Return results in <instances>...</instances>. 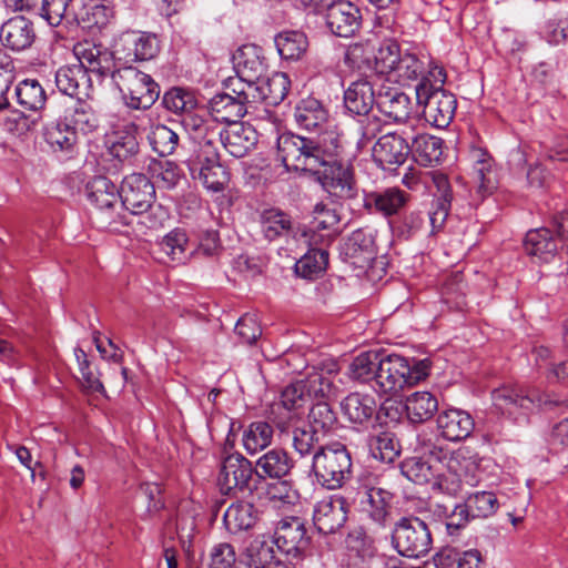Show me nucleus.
I'll list each match as a JSON object with an SVG mask.
<instances>
[{
	"mask_svg": "<svg viewBox=\"0 0 568 568\" xmlns=\"http://www.w3.org/2000/svg\"><path fill=\"white\" fill-rule=\"evenodd\" d=\"M43 138L53 152H73L78 134L68 122H54L44 128Z\"/></svg>",
	"mask_w": 568,
	"mask_h": 568,
	"instance_id": "nucleus-45",
	"label": "nucleus"
},
{
	"mask_svg": "<svg viewBox=\"0 0 568 568\" xmlns=\"http://www.w3.org/2000/svg\"><path fill=\"white\" fill-rule=\"evenodd\" d=\"M88 200L102 214H105V223L111 226L116 223L113 215V209L119 205L120 190L106 176H93L85 185Z\"/></svg>",
	"mask_w": 568,
	"mask_h": 568,
	"instance_id": "nucleus-21",
	"label": "nucleus"
},
{
	"mask_svg": "<svg viewBox=\"0 0 568 568\" xmlns=\"http://www.w3.org/2000/svg\"><path fill=\"white\" fill-rule=\"evenodd\" d=\"M293 447L301 456L315 454L318 447L317 430L308 425L294 427L292 430Z\"/></svg>",
	"mask_w": 568,
	"mask_h": 568,
	"instance_id": "nucleus-63",
	"label": "nucleus"
},
{
	"mask_svg": "<svg viewBox=\"0 0 568 568\" xmlns=\"http://www.w3.org/2000/svg\"><path fill=\"white\" fill-rule=\"evenodd\" d=\"M273 542L286 557L301 559L311 545L305 520L297 516L281 518L274 527Z\"/></svg>",
	"mask_w": 568,
	"mask_h": 568,
	"instance_id": "nucleus-13",
	"label": "nucleus"
},
{
	"mask_svg": "<svg viewBox=\"0 0 568 568\" xmlns=\"http://www.w3.org/2000/svg\"><path fill=\"white\" fill-rule=\"evenodd\" d=\"M258 521V510L246 501L233 503L226 509L223 523L227 531L237 534L252 529Z\"/></svg>",
	"mask_w": 568,
	"mask_h": 568,
	"instance_id": "nucleus-38",
	"label": "nucleus"
},
{
	"mask_svg": "<svg viewBox=\"0 0 568 568\" xmlns=\"http://www.w3.org/2000/svg\"><path fill=\"white\" fill-rule=\"evenodd\" d=\"M312 471L322 487L339 489L352 478L351 453L341 443L318 447L313 456Z\"/></svg>",
	"mask_w": 568,
	"mask_h": 568,
	"instance_id": "nucleus-4",
	"label": "nucleus"
},
{
	"mask_svg": "<svg viewBox=\"0 0 568 568\" xmlns=\"http://www.w3.org/2000/svg\"><path fill=\"white\" fill-rule=\"evenodd\" d=\"M429 369L428 359L409 362L397 354H382L379 366L375 372V382L378 385V392L395 394L406 386L410 387L424 381Z\"/></svg>",
	"mask_w": 568,
	"mask_h": 568,
	"instance_id": "nucleus-3",
	"label": "nucleus"
},
{
	"mask_svg": "<svg viewBox=\"0 0 568 568\" xmlns=\"http://www.w3.org/2000/svg\"><path fill=\"white\" fill-rule=\"evenodd\" d=\"M149 170L153 178L156 179L160 187L172 190L174 189L182 178L181 170L178 164L172 161H153Z\"/></svg>",
	"mask_w": 568,
	"mask_h": 568,
	"instance_id": "nucleus-61",
	"label": "nucleus"
},
{
	"mask_svg": "<svg viewBox=\"0 0 568 568\" xmlns=\"http://www.w3.org/2000/svg\"><path fill=\"white\" fill-rule=\"evenodd\" d=\"M347 520L346 501L342 496H329L317 501L313 523L320 534L337 532Z\"/></svg>",
	"mask_w": 568,
	"mask_h": 568,
	"instance_id": "nucleus-20",
	"label": "nucleus"
},
{
	"mask_svg": "<svg viewBox=\"0 0 568 568\" xmlns=\"http://www.w3.org/2000/svg\"><path fill=\"white\" fill-rule=\"evenodd\" d=\"M438 568H448L456 565V568H480L483 562L481 554L477 549H469L462 554L453 550L442 551L434 558Z\"/></svg>",
	"mask_w": 568,
	"mask_h": 568,
	"instance_id": "nucleus-53",
	"label": "nucleus"
},
{
	"mask_svg": "<svg viewBox=\"0 0 568 568\" xmlns=\"http://www.w3.org/2000/svg\"><path fill=\"white\" fill-rule=\"evenodd\" d=\"M294 119L301 129L321 132L327 130L328 111L320 100L308 97L295 105Z\"/></svg>",
	"mask_w": 568,
	"mask_h": 568,
	"instance_id": "nucleus-28",
	"label": "nucleus"
},
{
	"mask_svg": "<svg viewBox=\"0 0 568 568\" xmlns=\"http://www.w3.org/2000/svg\"><path fill=\"white\" fill-rule=\"evenodd\" d=\"M258 140L256 130L247 123H234L222 129L219 144L234 158H243L251 152Z\"/></svg>",
	"mask_w": 568,
	"mask_h": 568,
	"instance_id": "nucleus-24",
	"label": "nucleus"
},
{
	"mask_svg": "<svg viewBox=\"0 0 568 568\" xmlns=\"http://www.w3.org/2000/svg\"><path fill=\"white\" fill-rule=\"evenodd\" d=\"M405 409L412 423H424L438 410V400L429 392H415L406 398Z\"/></svg>",
	"mask_w": 568,
	"mask_h": 568,
	"instance_id": "nucleus-42",
	"label": "nucleus"
},
{
	"mask_svg": "<svg viewBox=\"0 0 568 568\" xmlns=\"http://www.w3.org/2000/svg\"><path fill=\"white\" fill-rule=\"evenodd\" d=\"M374 104L377 105V95L366 78L353 81L344 91V105L349 113L368 115Z\"/></svg>",
	"mask_w": 568,
	"mask_h": 568,
	"instance_id": "nucleus-27",
	"label": "nucleus"
},
{
	"mask_svg": "<svg viewBox=\"0 0 568 568\" xmlns=\"http://www.w3.org/2000/svg\"><path fill=\"white\" fill-rule=\"evenodd\" d=\"M409 153L407 140L397 133L382 135L373 146L374 161L384 170L402 165Z\"/></svg>",
	"mask_w": 568,
	"mask_h": 568,
	"instance_id": "nucleus-22",
	"label": "nucleus"
},
{
	"mask_svg": "<svg viewBox=\"0 0 568 568\" xmlns=\"http://www.w3.org/2000/svg\"><path fill=\"white\" fill-rule=\"evenodd\" d=\"M436 423L442 437L450 442L466 439L475 428L471 415L458 408L442 410L437 416Z\"/></svg>",
	"mask_w": 568,
	"mask_h": 568,
	"instance_id": "nucleus-25",
	"label": "nucleus"
},
{
	"mask_svg": "<svg viewBox=\"0 0 568 568\" xmlns=\"http://www.w3.org/2000/svg\"><path fill=\"white\" fill-rule=\"evenodd\" d=\"M377 108L395 122H405L410 118L413 103L406 93L397 89H388L378 93Z\"/></svg>",
	"mask_w": 568,
	"mask_h": 568,
	"instance_id": "nucleus-33",
	"label": "nucleus"
},
{
	"mask_svg": "<svg viewBox=\"0 0 568 568\" xmlns=\"http://www.w3.org/2000/svg\"><path fill=\"white\" fill-rule=\"evenodd\" d=\"M382 354L377 352H364L357 355L351 366V376L361 382L375 381V372L379 366Z\"/></svg>",
	"mask_w": 568,
	"mask_h": 568,
	"instance_id": "nucleus-58",
	"label": "nucleus"
},
{
	"mask_svg": "<svg viewBox=\"0 0 568 568\" xmlns=\"http://www.w3.org/2000/svg\"><path fill=\"white\" fill-rule=\"evenodd\" d=\"M121 204L134 215H141V224L156 230L163 226L169 215L162 205H155L153 182L142 173L125 176L120 187Z\"/></svg>",
	"mask_w": 568,
	"mask_h": 568,
	"instance_id": "nucleus-2",
	"label": "nucleus"
},
{
	"mask_svg": "<svg viewBox=\"0 0 568 568\" xmlns=\"http://www.w3.org/2000/svg\"><path fill=\"white\" fill-rule=\"evenodd\" d=\"M317 181L335 203H343L358 196L359 187L354 169L337 159L322 171Z\"/></svg>",
	"mask_w": 568,
	"mask_h": 568,
	"instance_id": "nucleus-15",
	"label": "nucleus"
},
{
	"mask_svg": "<svg viewBox=\"0 0 568 568\" xmlns=\"http://www.w3.org/2000/svg\"><path fill=\"white\" fill-rule=\"evenodd\" d=\"M374 240L364 229L355 230L345 243V254L351 258H361L362 262L371 261Z\"/></svg>",
	"mask_w": 568,
	"mask_h": 568,
	"instance_id": "nucleus-57",
	"label": "nucleus"
},
{
	"mask_svg": "<svg viewBox=\"0 0 568 568\" xmlns=\"http://www.w3.org/2000/svg\"><path fill=\"white\" fill-rule=\"evenodd\" d=\"M465 514H470L474 519H486L496 514L499 508V501L493 491H475L469 494L463 503Z\"/></svg>",
	"mask_w": 568,
	"mask_h": 568,
	"instance_id": "nucleus-48",
	"label": "nucleus"
},
{
	"mask_svg": "<svg viewBox=\"0 0 568 568\" xmlns=\"http://www.w3.org/2000/svg\"><path fill=\"white\" fill-rule=\"evenodd\" d=\"M18 103L30 111L41 110L47 102V94L43 87L36 79H26L16 88Z\"/></svg>",
	"mask_w": 568,
	"mask_h": 568,
	"instance_id": "nucleus-50",
	"label": "nucleus"
},
{
	"mask_svg": "<svg viewBox=\"0 0 568 568\" xmlns=\"http://www.w3.org/2000/svg\"><path fill=\"white\" fill-rule=\"evenodd\" d=\"M149 143L160 156L172 154L179 144V134L164 124L151 126L148 134Z\"/></svg>",
	"mask_w": 568,
	"mask_h": 568,
	"instance_id": "nucleus-51",
	"label": "nucleus"
},
{
	"mask_svg": "<svg viewBox=\"0 0 568 568\" xmlns=\"http://www.w3.org/2000/svg\"><path fill=\"white\" fill-rule=\"evenodd\" d=\"M437 192L434 194L433 209L429 212V222L433 232L439 231L449 214L453 192L446 175L439 174L434 178Z\"/></svg>",
	"mask_w": 568,
	"mask_h": 568,
	"instance_id": "nucleus-35",
	"label": "nucleus"
},
{
	"mask_svg": "<svg viewBox=\"0 0 568 568\" xmlns=\"http://www.w3.org/2000/svg\"><path fill=\"white\" fill-rule=\"evenodd\" d=\"M341 410L349 423L367 426L376 414V402L371 395L355 392L341 402Z\"/></svg>",
	"mask_w": 568,
	"mask_h": 568,
	"instance_id": "nucleus-30",
	"label": "nucleus"
},
{
	"mask_svg": "<svg viewBox=\"0 0 568 568\" xmlns=\"http://www.w3.org/2000/svg\"><path fill=\"white\" fill-rule=\"evenodd\" d=\"M243 557L247 568H286L264 536L255 537L246 547Z\"/></svg>",
	"mask_w": 568,
	"mask_h": 568,
	"instance_id": "nucleus-37",
	"label": "nucleus"
},
{
	"mask_svg": "<svg viewBox=\"0 0 568 568\" xmlns=\"http://www.w3.org/2000/svg\"><path fill=\"white\" fill-rule=\"evenodd\" d=\"M112 48L124 63L149 61L159 54L160 40L153 32L126 30L114 38Z\"/></svg>",
	"mask_w": 568,
	"mask_h": 568,
	"instance_id": "nucleus-12",
	"label": "nucleus"
},
{
	"mask_svg": "<svg viewBox=\"0 0 568 568\" xmlns=\"http://www.w3.org/2000/svg\"><path fill=\"white\" fill-rule=\"evenodd\" d=\"M183 163L193 180L199 181L207 191L223 192L230 182V172L221 162L219 148L184 153Z\"/></svg>",
	"mask_w": 568,
	"mask_h": 568,
	"instance_id": "nucleus-7",
	"label": "nucleus"
},
{
	"mask_svg": "<svg viewBox=\"0 0 568 568\" xmlns=\"http://www.w3.org/2000/svg\"><path fill=\"white\" fill-rule=\"evenodd\" d=\"M361 498L362 511L375 529H386L392 525L393 494L381 487H365Z\"/></svg>",
	"mask_w": 568,
	"mask_h": 568,
	"instance_id": "nucleus-18",
	"label": "nucleus"
},
{
	"mask_svg": "<svg viewBox=\"0 0 568 568\" xmlns=\"http://www.w3.org/2000/svg\"><path fill=\"white\" fill-rule=\"evenodd\" d=\"M409 200V193L393 186L381 191L364 192L363 207L371 214H379L388 219L400 214Z\"/></svg>",
	"mask_w": 568,
	"mask_h": 568,
	"instance_id": "nucleus-16",
	"label": "nucleus"
},
{
	"mask_svg": "<svg viewBox=\"0 0 568 568\" xmlns=\"http://www.w3.org/2000/svg\"><path fill=\"white\" fill-rule=\"evenodd\" d=\"M114 84L130 109L148 110L160 97V87L152 77L132 65L120 68Z\"/></svg>",
	"mask_w": 568,
	"mask_h": 568,
	"instance_id": "nucleus-5",
	"label": "nucleus"
},
{
	"mask_svg": "<svg viewBox=\"0 0 568 568\" xmlns=\"http://www.w3.org/2000/svg\"><path fill=\"white\" fill-rule=\"evenodd\" d=\"M290 84V79L285 73H274L271 78L257 84V101L261 100L272 106L278 105L287 95Z\"/></svg>",
	"mask_w": 568,
	"mask_h": 568,
	"instance_id": "nucleus-47",
	"label": "nucleus"
},
{
	"mask_svg": "<svg viewBox=\"0 0 568 568\" xmlns=\"http://www.w3.org/2000/svg\"><path fill=\"white\" fill-rule=\"evenodd\" d=\"M341 135L324 130L315 136L285 133L277 139V158L287 170L321 174L342 152Z\"/></svg>",
	"mask_w": 568,
	"mask_h": 568,
	"instance_id": "nucleus-1",
	"label": "nucleus"
},
{
	"mask_svg": "<svg viewBox=\"0 0 568 568\" xmlns=\"http://www.w3.org/2000/svg\"><path fill=\"white\" fill-rule=\"evenodd\" d=\"M209 110L219 124L240 123L247 112V105L232 98L231 93H217L209 102Z\"/></svg>",
	"mask_w": 568,
	"mask_h": 568,
	"instance_id": "nucleus-40",
	"label": "nucleus"
},
{
	"mask_svg": "<svg viewBox=\"0 0 568 568\" xmlns=\"http://www.w3.org/2000/svg\"><path fill=\"white\" fill-rule=\"evenodd\" d=\"M181 124L190 139L184 153H193V151H200V149L206 151L209 148H219V138H221L223 128L216 122L209 109L200 106L182 118Z\"/></svg>",
	"mask_w": 568,
	"mask_h": 568,
	"instance_id": "nucleus-10",
	"label": "nucleus"
},
{
	"mask_svg": "<svg viewBox=\"0 0 568 568\" xmlns=\"http://www.w3.org/2000/svg\"><path fill=\"white\" fill-rule=\"evenodd\" d=\"M73 53L90 78L94 75L98 82H102L111 77L114 82V74L121 67H118L120 61L113 48L109 50L101 44L85 41L75 44Z\"/></svg>",
	"mask_w": 568,
	"mask_h": 568,
	"instance_id": "nucleus-14",
	"label": "nucleus"
},
{
	"mask_svg": "<svg viewBox=\"0 0 568 568\" xmlns=\"http://www.w3.org/2000/svg\"><path fill=\"white\" fill-rule=\"evenodd\" d=\"M37 33L32 21L23 16L8 19L0 28V41L7 49L24 51L34 43Z\"/></svg>",
	"mask_w": 568,
	"mask_h": 568,
	"instance_id": "nucleus-23",
	"label": "nucleus"
},
{
	"mask_svg": "<svg viewBox=\"0 0 568 568\" xmlns=\"http://www.w3.org/2000/svg\"><path fill=\"white\" fill-rule=\"evenodd\" d=\"M375 45L371 41L356 42L347 47L344 61L353 69H363L373 67Z\"/></svg>",
	"mask_w": 568,
	"mask_h": 568,
	"instance_id": "nucleus-60",
	"label": "nucleus"
},
{
	"mask_svg": "<svg viewBox=\"0 0 568 568\" xmlns=\"http://www.w3.org/2000/svg\"><path fill=\"white\" fill-rule=\"evenodd\" d=\"M275 45L283 59L298 60L305 54L308 41L303 32L284 31L275 37Z\"/></svg>",
	"mask_w": 568,
	"mask_h": 568,
	"instance_id": "nucleus-49",
	"label": "nucleus"
},
{
	"mask_svg": "<svg viewBox=\"0 0 568 568\" xmlns=\"http://www.w3.org/2000/svg\"><path fill=\"white\" fill-rule=\"evenodd\" d=\"M560 242L552 235L551 230L539 227L527 232L525 237V250L527 254L537 256L541 261H549L560 248Z\"/></svg>",
	"mask_w": 568,
	"mask_h": 568,
	"instance_id": "nucleus-34",
	"label": "nucleus"
},
{
	"mask_svg": "<svg viewBox=\"0 0 568 568\" xmlns=\"http://www.w3.org/2000/svg\"><path fill=\"white\" fill-rule=\"evenodd\" d=\"M261 230L264 237L274 241L290 235L293 231L292 217L280 209H266L260 214Z\"/></svg>",
	"mask_w": 568,
	"mask_h": 568,
	"instance_id": "nucleus-41",
	"label": "nucleus"
},
{
	"mask_svg": "<svg viewBox=\"0 0 568 568\" xmlns=\"http://www.w3.org/2000/svg\"><path fill=\"white\" fill-rule=\"evenodd\" d=\"M273 434V426L267 422H253L243 432V447L247 454L254 455L271 445Z\"/></svg>",
	"mask_w": 568,
	"mask_h": 568,
	"instance_id": "nucleus-46",
	"label": "nucleus"
},
{
	"mask_svg": "<svg viewBox=\"0 0 568 568\" xmlns=\"http://www.w3.org/2000/svg\"><path fill=\"white\" fill-rule=\"evenodd\" d=\"M68 123L74 130L75 134L78 132L88 134L94 132L99 128V118L92 106L80 99L70 114Z\"/></svg>",
	"mask_w": 568,
	"mask_h": 568,
	"instance_id": "nucleus-55",
	"label": "nucleus"
},
{
	"mask_svg": "<svg viewBox=\"0 0 568 568\" xmlns=\"http://www.w3.org/2000/svg\"><path fill=\"white\" fill-rule=\"evenodd\" d=\"M308 397L310 389L304 381L292 383L282 390L280 402L273 405V414L275 409L296 410L305 405Z\"/></svg>",
	"mask_w": 568,
	"mask_h": 568,
	"instance_id": "nucleus-52",
	"label": "nucleus"
},
{
	"mask_svg": "<svg viewBox=\"0 0 568 568\" xmlns=\"http://www.w3.org/2000/svg\"><path fill=\"white\" fill-rule=\"evenodd\" d=\"M92 78L87 74L83 65L78 63L60 67L55 72V85L58 90L71 98L80 100L82 90L91 87Z\"/></svg>",
	"mask_w": 568,
	"mask_h": 568,
	"instance_id": "nucleus-31",
	"label": "nucleus"
},
{
	"mask_svg": "<svg viewBox=\"0 0 568 568\" xmlns=\"http://www.w3.org/2000/svg\"><path fill=\"white\" fill-rule=\"evenodd\" d=\"M162 250L171 256L172 261L182 262L187 255L194 253L190 247L187 234L183 229H174L166 234L161 243Z\"/></svg>",
	"mask_w": 568,
	"mask_h": 568,
	"instance_id": "nucleus-56",
	"label": "nucleus"
},
{
	"mask_svg": "<svg viewBox=\"0 0 568 568\" xmlns=\"http://www.w3.org/2000/svg\"><path fill=\"white\" fill-rule=\"evenodd\" d=\"M416 99L424 106V119L435 128H447L457 108L456 97L444 88L435 87L429 80L416 85Z\"/></svg>",
	"mask_w": 568,
	"mask_h": 568,
	"instance_id": "nucleus-8",
	"label": "nucleus"
},
{
	"mask_svg": "<svg viewBox=\"0 0 568 568\" xmlns=\"http://www.w3.org/2000/svg\"><path fill=\"white\" fill-rule=\"evenodd\" d=\"M478 456L473 454L470 448L459 447L452 454L448 462V468L453 470V473L448 475H438L433 483V489L452 497L457 496L463 488L458 473L463 469L468 470L470 467H476L478 465Z\"/></svg>",
	"mask_w": 568,
	"mask_h": 568,
	"instance_id": "nucleus-17",
	"label": "nucleus"
},
{
	"mask_svg": "<svg viewBox=\"0 0 568 568\" xmlns=\"http://www.w3.org/2000/svg\"><path fill=\"white\" fill-rule=\"evenodd\" d=\"M392 540L399 555L419 558L432 549V534L425 521L418 517H403L396 524Z\"/></svg>",
	"mask_w": 568,
	"mask_h": 568,
	"instance_id": "nucleus-9",
	"label": "nucleus"
},
{
	"mask_svg": "<svg viewBox=\"0 0 568 568\" xmlns=\"http://www.w3.org/2000/svg\"><path fill=\"white\" fill-rule=\"evenodd\" d=\"M402 50L399 44L392 40H385L374 51L373 67L381 74L392 75L398 63Z\"/></svg>",
	"mask_w": 568,
	"mask_h": 568,
	"instance_id": "nucleus-54",
	"label": "nucleus"
},
{
	"mask_svg": "<svg viewBox=\"0 0 568 568\" xmlns=\"http://www.w3.org/2000/svg\"><path fill=\"white\" fill-rule=\"evenodd\" d=\"M369 455L382 463L390 464L400 454V445L392 432H379L366 439Z\"/></svg>",
	"mask_w": 568,
	"mask_h": 568,
	"instance_id": "nucleus-43",
	"label": "nucleus"
},
{
	"mask_svg": "<svg viewBox=\"0 0 568 568\" xmlns=\"http://www.w3.org/2000/svg\"><path fill=\"white\" fill-rule=\"evenodd\" d=\"M234 70L239 77L256 83L265 73V59L256 45H243L233 55Z\"/></svg>",
	"mask_w": 568,
	"mask_h": 568,
	"instance_id": "nucleus-29",
	"label": "nucleus"
},
{
	"mask_svg": "<svg viewBox=\"0 0 568 568\" xmlns=\"http://www.w3.org/2000/svg\"><path fill=\"white\" fill-rule=\"evenodd\" d=\"M224 87L234 100L241 101L245 105L257 102V83L248 82L236 74V77H229L224 81Z\"/></svg>",
	"mask_w": 568,
	"mask_h": 568,
	"instance_id": "nucleus-62",
	"label": "nucleus"
},
{
	"mask_svg": "<svg viewBox=\"0 0 568 568\" xmlns=\"http://www.w3.org/2000/svg\"><path fill=\"white\" fill-rule=\"evenodd\" d=\"M493 400L496 407L513 413L511 407L531 410L542 402L541 393L532 387H503L493 392Z\"/></svg>",
	"mask_w": 568,
	"mask_h": 568,
	"instance_id": "nucleus-26",
	"label": "nucleus"
},
{
	"mask_svg": "<svg viewBox=\"0 0 568 568\" xmlns=\"http://www.w3.org/2000/svg\"><path fill=\"white\" fill-rule=\"evenodd\" d=\"M310 425L312 428L328 432L337 424V415L326 402L314 404L308 414Z\"/></svg>",
	"mask_w": 568,
	"mask_h": 568,
	"instance_id": "nucleus-64",
	"label": "nucleus"
},
{
	"mask_svg": "<svg viewBox=\"0 0 568 568\" xmlns=\"http://www.w3.org/2000/svg\"><path fill=\"white\" fill-rule=\"evenodd\" d=\"M183 163L193 180L199 181L207 191L223 192L230 182V172L221 162L219 148L184 153Z\"/></svg>",
	"mask_w": 568,
	"mask_h": 568,
	"instance_id": "nucleus-6",
	"label": "nucleus"
},
{
	"mask_svg": "<svg viewBox=\"0 0 568 568\" xmlns=\"http://www.w3.org/2000/svg\"><path fill=\"white\" fill-rule=\"evenodd\" d=\"M162 105L168 111L182 115V118L200 108L195 92L182 87L169 89L163 94Z\"/></svg>",
	"mask_w": 568,
	"mask_h": 568,
	"instance_id": "nucleus-44",
	"label": "nucleus"
},
{
	"mask_svg": "<svg viewBox=\"0 0 568 568\" xmlns=\"http://www.w3.org/2000/svg\"><path fill=\"white\" fill-rule=\"evenodd\" d=\"M328 263V253L323 250H312L300 258L295 264L298 275L312 278L321 274Z\"/></svg>",
	"mask_w": 568,
	"mask_h": 568,
	"instance_id": "nucleus-59",
	"label": "nucleus"
},
{
	"mask_svg": "<svg viewBox=\"0 0 568 568\" xmlns=\"http://www.w3.org/2000/svg\"><path fill=\"white\" fill-rule=\"evenodd\" d=\"M428 67H430V61L426 54L402 51L392 75L398 83L406 84L424 77Z\"/></svg>",
	"mask_w": 568,
	"mask_h": 568,
	"instance_id": "nucleus-39",
	"label": "nucleus"
},
{
	"mask_svg": "<svg viewBox=\"0 0 568 568\" xmlns=\"http://www.w3.org/2000/svg\"><path fill=\"white\" fill-rule=\"evenodd\" d=\"M252 463L240 453L225 456L221 463L217 485L222 495L237 497L254 489Z\"/></svg>",
	"mask_w": 568,
	"mask_h": 568,
	"instance_id": "nucleus-11",
	"label": "nucleus"
},
{
	"mask_svg": "<svg viewBox=\"0 0 568 568\" xmlns=\"http://www.w3.org/2000/svg\"><path fill=\"white\" fill-rule=\"evenodd\" d=\"M255 474L262 478L281 479L293 468V459L281 448H273L262 455L255 464Z\"/></svg>",
	"mask_w": 568,
	"mask_h": 568,
	"instance_id": "nucleus-32",
	"label": "nucleus"
},
{
	"mask_svg": "<svg viewBox=\"0 0 568 568\" xmlns=\"http://www.w3.org/2000/svg\"><path fill=\"white\" fill-rule=\"evenodd\" d=\"M326 24L337 37H352L361 27L362 16L357 6L348 0H332L326 7Z\"/></svg>",
	"mask_w": 568,
	"mask_h": 568,
	"instance_id": "nucleus-19",
	"label": "nucleus"
},
{
	"mask_svg": "<svg viewBox=\"0 0 568 568\" xmlns=\"http://www.w3.org/2000/svg\"><path fill=\"white\" fill-rule=\"evenodd\" d=\"M440 138L429 134H418L413 139L410 153L414 160L422 166H435L440 164L444 148Z\"/></svg>",
	"mask_w": 568,
	"mask_h": 568,
	"instance_id": "nucleus-36",
	"label": "nucleus"
}]
</instances>
